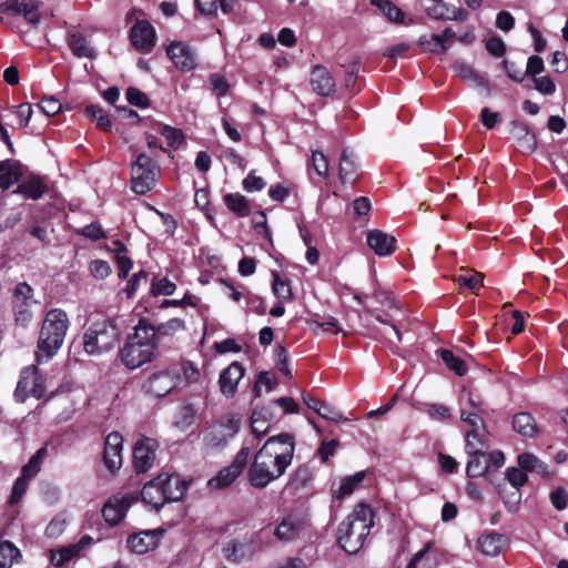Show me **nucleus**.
<instances>
[{
	"label": "nucleus",
	"mask_w": 568,
	"mask_h": 568,
	"mask_svg": "<svg viewBox=\"0 0 568 568\" xmlns=\"http://www.w3.org/2000/svg\"><path fill=\"white\" fill-rule=\"evenodd\" d=\"M159 344L154 342L152 324L148 318H140L134 332L129 334L119 351L121 363L129 369H135L155 358Z\"/></svg>",
	"instance_id": "obj_1"
},
{
	"label": "nucleus",
	"mask_w": 568,
	"mask_h": 568,
	"mask_svg": "<svg viewBox=\"0 0 568 568\" xmlns=\"http://www.w3.org/2000/svg\"><path fill=\"white\" fill-rule=\"evenodd\" d=\"M374 526V511L369 505L361 503L339 524L337 542L347 554L358 552Z\"/></svg>",
	"instance_id": "obj_2"
},
{
	"label": "nucleus",
	"mask_w": 568,
	"mask_h": 568,
	"mask_svg": "<svg viewBox=\"0 0 568 568\" xmlns=\"http://www.w3.org/2000/svg\"><path fill=\"white\" fill-rule=\"evenodd\" d=\"M69 317L61 308L49 310L42 321L37 343V361L52 358L61 348L69 329Z\"/></svg>",
	"instance_id": "obj_3"
},
{
	"label": "nucleus",
	"mask_w": 568,
	"mask_h": 568,
	"mask_svg": "<svg viewBox=\"0 0 568 568\" xmlns=\"http://www.w3.org/2000/svg\"><path fill=\"white\" fill-rule=\"evenodd\" d=\"M187 487L189 483L179 475L160 474L144 484L141 497L146 505L158 511L166 503L183 499Z\"/></svg>",
	"instance_id": "obj_4"
},
{
	"label": "nucleus",
	"mask_w": 568,
	"mask_h": 568,
	"mask_svg": "<svg viewBox=\"0 0 568 568\" xmlns=\"http://www.w3.org/2000/svg\"><path fill=\"white\" fill-rule=\"evenodd\" d=\"M274 439H266L264 445L257 450L254 456L253 463L251 464L247 478L254 488H265L270 483L283 476L287 467L292 464L291 452L278 453L273 460V467L265 464L264 458L267 457V448L271 447Z\"/></svg>",
	"instance_id": "obj_5"
},
{
	"label": "nucleus",
	"mask_w": 568,
	"mask_h": 568,
	"mask_svg": "<svg viewBox=\"0 0 568 568\" xmlns=\"http://www.w3.org/2000/svg\"><path fill=\"white\" fill-rule=\"evenodd\" d=\"M121 331L115 320L101 316L92 321L83 334V349L88 355L98 356L115 347Z\"/></svg>",
	"instance_id": "obj_6"
},
{
	"label": "nucleus",
	"mask_w": 568,
	"mask_h": 568,
	"mask_svg": "<svg viewBox=\"0 0 568 568\" xmlns=\"http://www.w3.org/2000/svg\"><path fill=\"white\" fill-rule=\"evenodd\" d=\"M160 174V166L152 156L140 153L131 164V190L139 195L152 191Z\"/></svg>",
	"instance_id": "obj_7"
},
{
	"label": "nucleus",
	"mask_w": 568,
	"mask_h": 568,
	"mask_svg": "<svg viewBox=\"0 0 568 568\" xmlns=\"http://www.w3.org/2000/svg\"><path fill=\"white\" fill-rule=\"evenodd\" d=\"M34 291L27 282H20L16 285L11 297V310L14 324L27 328L33 320L32 305Z\"/></svg>",
	"instance_id": "obj_8"
},
{
	"label": "nucleus",
	"mask_w": 568,
	"mask_h": 568,
	"mask_svg": "<svg viewBox=\"0 0 568 568\" xmlns=\"http://www.w3.org/2000/svg\"><path fill=\"white\" fill-rule=\"evenodd\" d=\"M45 394V379L36 365L22 368L14 390V397L23 403L28 397L42 398Z\"/></svg>",
	"instance_id": "obj_9"
},
{
	"label": "nucleus",
	"mask_w": 568,
	"mask_h": 568,
	"mask_svg": "<svg viewBox=\"0 0 568 568\" xmlns=\"http://www.w3.org/2000/svg\"><path fill=\"white\" fill-rule=\"evenodd\" d=\"M248 456L250 448L243 446L229 466L223 467L214 477L209 479L207 487L211 490H216L231 486L245 469Z\"/></svg>",
	"instance_id": "obj_10"
},
{
	"label": "nucleus",
	"mask_w": 568,
	"mask_h": 568,
	"mask_svg": "<svg viewBox=\"0 0 568 568\" xmlns=\"http://www.w3.org/2000/svg\"><path fill=\"white\" fill-rule=\"evenodd\" d=\"M265 530L264 528L253 535L244 536L241 539L235 538L225 544L222 552L226 560L233 564H240L252 558L257 551V539L262 537Z\"/></svg>",
	"instance_id": "obj_11"
},
{
	"label": "nucleus",
	"mask_w": 568,
	"mask_h": 568,
	"mask_svg": "<svg viewBox=\"0 0 568 568\" xmlns=\"http://www.w3.org/2000/svg\"><path fill=\"white\" fill-rule=\"evenodd\" d=\"M175 371H171L170 366L151 374L142 384V389L145 394L164 397L173 389L179 387V378Z\"/></svg>",
	"instance_id": "obj_12"
},
{
	"label": "nucleus",
	"mask_w": 568,
	"mask_h": 568,
	"mask_svg": "<svg viewBox=\"0 0 568 568\" xmlns=\"http://www.w3.org/2000/svg\"><path fill=\"white\" fill-rule=\"evenodd\" d=\"M156 448V440L150 437H142L135 443L133 447L132 463L133 468L138 474H144L152 467L155 459Z\"/></svg>",
	"instance_id": "obj_13"
},
{
	"label": "nucleus",
	"mask_w": 568,
	"mask_h": 568,
	"mask_svg": "<svg viewBox=\"0 0 568 568\" xmlns=\"http://www.w3.org/2000/svg\"><path fill=\"white\" fill-rule=\"evenodd\" d=\"M39 6V0H6L0 4V10L13 16H23L26 21L36 28L41 21Z\"/></svg>",
	"instance_id": "obj_14"
},
{
	"label": "nucleus",
	"mask_w": 568,
	"mask_h": 568,
	"mask_svg": "<svg viewBox=\"0 0 568 568\" xmlns=\"http://www.w3.org/2000/svg\"><path fill=\"white\" fill-rule=\"evenodd\" d=\"M165 532L164 528L142 530L131 534L128 537L126 544L132 552L144 555L158 547Z\"/></svg>",
	"instance_id": "obj_15"
},
{
	"label": "nucleus",
	"mask_w": 568,
	"mask_h": 568,
	"mask_svg": "<svg viewBox=\"0 0 568 568\" xmlns=\"http://www.w3.org/2000/svg\"><path fill=\"white\" fill-rule=\"evenodd\" d=\"M166 54L176 69L183 72L192 71L197 65L195 50L187 43L174 41L166 48Z\"/></svg>",
	"instance_id": "obj_16"
},
{
	"label": "nucleus",
	"mask_w": 568,
	"mask_h": 568,
	"mask_svg": "<svg viewBox=\"0 0 568 568\" xmlns=\"http://www.w3.org/2000/svg\"><path fill=\"white\" fill-rule=\"evenodd\" d=\"M123 437L119 432H111L106 435L103 449V464L105 468L114 474L123 463L122 458Z\"/></svg>",
	"instance_id": "obj_17"
},
{
	"label": "nucleus",
	"mask_w": 568,
	"mask_h": 568,
	"mask_svg": "<svg viewBox=\"0 0 568 568\" xmlns=\"http://www.w3.org/2000/svg\"><path fill=\"white\" fill-rule=\"evenodd\" d=\"M509 133L521 153L531 154L537 150L536 134L525 121L513 120Z\"/></svg>",
	"instance_id": "obj_18"
},
{
	"label": "nucleus",
	"mask_w": 568,
	"mask_h": 568,
	"mask_svg": "<svg viewBox=\"0 0 568 568\" xmlns=\"http://www.w3.org/2000/svg\"><path fill=\"white\" fill-rule=\"evenodd\" d=\"M135 497L132 495H124L121 498H110L102 507V517L110 526H116L125 517V514Z\"/></svg>",
	"instance_id": "obj_19"
},
{
	"label": "nucleus",
	"mask_w": 568,
	"mask_h": 568,
	"mask_svg": "<svg viewBox=\"0 0 568 568\" xmlns=\"http://www.w3.org/2000/svg\"><path fill=\"white\" fill-rule=\"evenodd\" d=\"M130 40L135 49L149 52L155 45V30L146 20L136 21L130 29Z\"/></svg>",
	"instance_id": "obj_20"
},
{
	"label": "nucleus",
	"mask_w": 568,
	"mask_h": 568,
	"mask_svg": "<svg viewBox=\"0 0 568 568\" xmlns=\"http://www.w3.org/2000/svg\"><path fill=\"white\" fill-rule=\"evenodd\" d=\"M245 368L240 362L231 363L226 368H224L219 377V386L221 393L226 398H232L237 392V385L240 381L244 377Z\"/></svg>",
	"instance_id": "obj_21"
},
{
	"label": "nucleus",
	"mask_w": 568,
	"mask_h": 568,
	"mask_svg": "<svg viewBox=\"0 0 568 568\" xmlns=\"http://www.w3.org/2000/svg\"><path fill=\"white\" fill-rule=\"evenodd\" d=\"M49 192V185L47 178L39 174H31L22 180L17 189L13 191L14 194H21L26 200H40Z\"/></svg>",
	"instance_id": "obj_22"
},
{
	"label": "nucleus",
	"mask_w": 568,
	"mask_h": 568,
	"mask_svg": "<svg viewBox=\"0 0 568 568\" xmlns=\"http://www.w3.org/2000/svg\"><path fill=\"white\" fill-rule=\"evenodd\" d=\"M313 479V469L307 464H302L291 474L285 489L293 495L307 494L312 489Z\"/></svg>",
	"instance_id": "obj_23"
},
{
	"label": "nucleus",
	"mask_w": 568,
	"mask_h": 568,
	"mask_svg": "<svg viewBox=\"0 0 568 568\" xmlns=\"http://www.w3.org/2000/svg\"><path fill=\"white\" fill-rule=\"evenodd\" d=\"M310 82L313 91L321 97H331L335 93V80L327 68L322 64L313 67Z\"/></svg>",
	"instance_id": "obj_24"
},
{
	"label": "nucleus",
	"mask_w": 568,
	"mask_h": 568,
	"mask_svg": "<svg viewBox=\"0 0 568 568\" xmlns=\"http://www.w3.org/2000/svg\"><path fill=\"white\" fill-rule=\"evenodd\" d=\"M366 242L378 256L392 255L397 248V240L381 230L369 231Z\"/></svg>",
	"instance_id": "obj_25"
},
{
	"label": "nucleus",
	"mask_w": 568,
	"mask_h": 568,
	"mask_svg": "<svg viewBox=\"0 0 568 568\" xmlns=\"http://www.w3.org/2000/svg\"><path fill=\"white\" fill-rule=\"evenodd\" d=\"M426 13L429 18L437 21H450V20H465L468 17V12L462 8L449 6L444 0L437 1L432 7L426 9Z\"/></svg>",
	"instance_id": "obj_26"
},
{
	"label": "nucleus",
	"mask_w": 568,
	"mask_h": 568,
	"mask_svg": "<svg viewBox=\"0 0 568 568\" xmlns=\"http://www.w3.org/2000/svg\"><path fill=\"white\" fill-rule=\"evenodd\" d=\"M302 530V523L293 515L285 516L274 528L273 536L280 541L295 539Z\"/></svg>",
	"instance_id": "obj_27"
},
{
	"label": "nucleus",
	"mask_w": 568,
	"mask_h": 568,
	"mask_svg": "<svg viewBox=\"0 0 568 568\" xmlns=\"http://www.w3.org/2000/svg\"><path fill=\"white\" fill-rule=\"evenodd\" d=\"M359 166L355 161V158L352 153H348V151L345 149L342 152L341 161H339V169H338V175L339 180L343 184L351 183L355 184L359 176Z\"/></svg>",
	"instance_id": "obj_28"
},
{
	"label": "nucleus",
	"mask_w": 568,
	"mask_h": 568,
	"mask_svg": "<svg viewBox=\"0 0 568 568\" xmlns=\"http://www.w3.org/2000/svg\"><path fill=\"white\" fill-rule=\"evenodd\" d=\"M67 43L73 55L77 58L92 59L95 55L94 49L90 47L85 36L75 30H69L67 33Z\"/></svg>",
	"instance_id": "obj_29"
},
{
	"label": "nucleus",
	"mask_w": 568,
	"mask_h": 568,
	"mask_svg": "<svg viewBox=\"0 0 568 568\" xmlns=\"http://www.w3.org/2000/svg\"><path fill=\"white\" fill-rule=\"evenodd\" d=\"M22 176L20 163L14 160L0 161V190L4 191L17 183Z\"/></svg>",
	"instance_id": "obj_30"
},
{
	"label": "nucleus",
	"mask_w": 568,
	"mask_h": 568,
	"mask_svg": "<svg viewBox=\"0 0 568 568\" xmlns=\"http://www.w3.org/2000/svg\"><path fill=\"white\" fill-rule=\"evenodd\" d=\"M454 69L463 80L468 81L476 88H480L489 92V81L479 74L470 64L464 61H456Z\"/></svg>",
	"instance_id": "obj_31"
},
{
	"label": "nucleus",
	"mask_w": 568,
	"mask_h": 568,
	"mask_svg": "<svg viewBox=\"0 0 568 568\" xmlns=\"http://www.w3.org/2000/svg\"><path fill=\"white\" fill-rule=\"evenodd\" d=\"M489 432L484 429H468L465 434V452H481L489 448Z\"/></svg>",
	"instance_id": "obj_32"
},
{
	"label": "nucleus",
	"mask_w": 568,
	"mask_h": 568,
	"mask_svg": "<svg viewBox=\"0 0 568 568\" xmlns=\"http://www.w3.org/2000/svg\"><path fill=\"white\" fill-rule=\"evenodd\" d=\"M468 455V462L466 465V474L470 478H477L485 476L489 470V465L486 459V452H466Z\"/></svg>",
	"instance_id": "obj_33"
},
{
	"label": "nucleus",
	"mask_w": 568,
	"mask_h": 568,
	"mask_svg": "<svg viewBox=\"0 0 568 568\" xmlns=\"http://www.w3.org/2000/svg\"><path fill=\"white\" fill-rule=\"evenodd\" d=\"M170 368L171 371H175L174 373L179 378V386L181 385L182 381H184L186 384H194L199 382L201 376L197 366L189 359H182L180 363L171 365Z\"/></svg>",
	"instance_id": "obj_34"
},
{
	"label": "nucleus",
	"mask_w": 568,
	"mask_h": 568,
	"mask_svg": "<svg viewBox=\"0 0 568 568\" xmlns=\"http://www.w3.org/2000/svg\"><path fill=\"white\" fill-rule=\"evenodd\" d=\"M505 544L504 535L498 532H489L478 538V549L487 556H497L501 551Z\"/></svg>",
	"instance_id": "obj_35"
},
{
	"label": "nucleus",
	"mask_w": 568,
	"mask_h": 568,
	"mask_svg": "<svg viewBox=\"0 0 568 568\" xmlns=\"http://www.w3.org/2000/svg\"><path fill=\"white\" fill-rule=\"evenodd\" d=\"M223 201L227 210L239 217H246L251 213L250 201L239 192L225 194Z\"/></svg>",
	"instance_id": "obj_36"
},
{
	"label": "nucleus",
	"mask_w": 568,
	"mask_h": 568,
	"mask_svg": "<svg viewBox=\"0 0 568 568\" xmlns=\"http://www.w3.org/2000/svg\"><path fill=\"white\" fill-rule=\"evenodd\" d=\"M371 4L382 11L386 19L396 24L405 22V12L389 0H371Z\"/></svg>",
	"instance_id": "obj_37"
},
{
	"label": "nucleus",
	"mask_w": 568,
	"mask_h": 568,
	"mask_svg": "<svg viewBox=\"0 0 568 568\" xmlns=\"http://www.w3.org/2000/svg\"><path fill=\"white\" fill-rule=\"evenodd\" d=\"M513 428L523 436L532 437L537 433L535 418L529 413H518L513 418Z\"/></svg>",
	"instance_id": "obj_38"
},
{
	"label": "nucleus",
	"mask_w": 568,
	"mask_h": 568,
	"mask_svg": "<svg viewBox=\"0 0 568 568\" xmlns=\"http://www.w3.org/2000/svg\"><path fill=\"white\" fill-rule=\"evenodd\" d=\"M366 478V471L361 470L354 475L342 478L338 489L334 493L337 499H344L346 496L354 493V490L363 483Z\"/></svg>",
	"instance_id": "obj_39"
},
{
	"label": "nucleus",
	"mask_w": 568,
	"mask_h": 568,
	"mask_svg": "<svg viewBox=\"0 0 568 568\" xmlns=\"http://www.w3.org/2000/svg\"><path fill=\"white\" fill-rule=\"evenodd\" d=\"M272 291L282 302H287L293 298L291 281L286 277H282L276 271L272 272Z\"/></svg>",
	"instance_id": "obj_40"
},
{
	"label": "nucleus",
	"mask_w": 568,
	"mask_h": 568,
	"mask_svg": "<svg viewBox=\"0 0 568 568\" xmlns=\"http://www.w3.org/2000/svg\"><path fill=\"white\" fill-rule=\"evenodd\" d=\"M267 439H274L273 444L270 447L273 456H276V452L285 453L291 452L292 458L295 453V436L291 433H280L277 435L271 436Z\"/></svg>",
	"instance_id": "obj_41"
},
{
	"label": "nucleus",
	"mask_w": 568,
	"mask_h": 568,
	"mask_svg": "<svg viewBox=\"0 0 568 568\" xmlns=\"http://www.w3.org/2000/svg\"><path fill=\"white\" fill-rule=\"evenodd\" d=\"M82 549L80 545H69L65 547H61L55 550H51L50 561L55 567H62L71 559L77 557Z\"/></svg>",
	"instance_id": "obj_42"
},
{
	"label": "nucleus",
	"mask_w": 568,
	"mask_h": 568,
	"mask_svg": "<svg viewBox=\"0 0 568 568\" xmlns=\"http://www.w3.org/2000/svg\"><path fill=\"white\" fill-rule=\"evenodd\" d=\"M185 328V322L182 318L173 317L169 321L159 324L158 326L152 325L154 332V342L159 344L160 336H173L176 332Z\"/></svg>",
	"instance_id": "obj_43"
},
{
	"label": "nucleus",
	"mask_w": 568,
	"mask_h": 568,
	"mask_svg": "<svg viewBox=\"0 0 568 568\" xmlns=\"http://www.w3.org/2000/svg\"><path fill=\"white\" fill-rule=\"evenodd\" d=\"M21 558V552L11 541H0V568H11Z\"/></svg>",
	"instance_id": "obj_44"
},
{
	"label": "nucleus",
	"mask_w": 568,
	"mask_h": 568,
	"mask_svg": "<svg viewBox=\"0 0 568 568\" xmlns=\"http://www.w3.org/2000/svg\"><path fill=\"white\" fill-rule=\"evenodd\" d=\"M47 456L48 447L44 445L30 457L29 462L22 467L21 474L32 479L41 470V465Z\"/></svg>",
	"instance_id": "obj_45"
},
{
	"label": "nucleus",
	"mask_w": 568,
	"mask_h": 568,
	"mask_svg": "<svg viewBox=\"0 0 568 568\" xmlns=\"http://www.w3.org/2000/svg\"><path fill=\"white\" fill-rule=\"evenodd\" d=\"M440 359L446 365V367L453 371L458 376L466 375L468 367L465 361L458 356H456L449 349H440Z\"/></svg>",
	"instance_id": "obj_46"
},
{
	"label": "nucleus",
	"mask_w": 568,
	"mask_h": 568,
	"mask_svg": "<svg viewBox=\"0 0 568 568\" xmlns=\"http://www.w3.org/2000/svg\"><path fill=\"white\" fill-rule=\"evenodd\" d=\"M176 290V284L170 281L168 277H160L154 275L151 280L150 293L156 297L159 295L170 296Z\"/></svg>",
	"instance_id": "obj_47"
},
{
	"label": "nucleus",
	"mask_w": 568,
	"mask_h": 568,
	"mask_svg": "<svg viewBox=\"0 0 568 568\" xmlns=\"http://www.w3.org/2000/svg\"><path fill=\"white\" fill-rule=\"evenodd\" d=\"M231 438L222 429H211L204 434L203 445L209 449L224 448Z\"/></svg>",
	"instance_id": "obj_48"
},
{
	"label": "nucleus",
	"mask_w": 568,
	"mask_h": 568,
	"mask_svg": "<svg viewBox=\"0 0 568 568\" xmlns=\"http://www.w3.org/2000/svg\"><path fill=\"white\" fill-rule=\"evenodd\" d=\"M159 132L165 138L168 145L174 150L179 149L184 141V134L181 129L161 124Z\"/></svg>",
	"instance_id": "obj_49"
},
{
	"label": "nucleus",
	"mask_w": 568,
	"mask_h": 568,
	"mask_svg": "<svg viewBox=\"0 0 568 568\" xmlns=\"http://www.w3.org/2000/svg\"><path fill=\"white\" fill-rule=\"evenodd\" d=\"M499 495L508 510L515 509L520 504L521 493L518 488L510 486L507 488L505 484L504 486H499Z\"/></svg>",
	"instance_id": "obj_50"
},
{
	"label": "nucleus",
	"mask_w": 568,
	"mask_h": 568,
	"mask_svg": "<svg viewBox=\"0 0 568 568\" xmlns=\"http://www.w3.org/2000/svg\"><path fill=\"white\" fill-rule=\"evenodd\" d=\"M270 425L263 417L261 410L254 409L251 415V430L257 439L265 436L268 432Z\"/></svg>",
	"instance_id": "obj_51"
},
{
	"label": "nucleus",
	"mask_w": 568,
	"mask_h": 568,
	"mask_svg": "<svg viewBox=\"0 0 568 568\" xmlns=\"http://www.w3.org/2000/svg\"><path fill=\"white\" fill-rule=\"evenodd\" d=\"M195 412L191 405H184L182 406L174 419V426L179 429H186L189 426H191L194 422Z\"/></svg>",
	"instance_id": "obj_52"
},
{
	"label": "nucleus",
	"mask_w": 568,
	"mask_h": 568,
	"mask_svg": "<svg viewBox=\"0 0 568 568\" xmlns=\"http://www.w3.org/2000/svg\"><path fill=\"white\" fill-rule=\"evenodd\" d=\"M30 480L31 478L24 477V475L20 474V476L13 483L12 491L9 498L10 505H16L20 503V500L22 499L23 495L28 489Z\"/></svg>",
	"instance_id": "obj_53"
},
{
	"label": "nucleus",
	"mask_w": 568,
	"mask_h": 568,
	"mask_svg": "<svg viewBox=\"0 0 568 568\" xmlns=\"http://www.w3.org/2000/svg\"><path fill=\"white\" fill-rule=\"evenodd\" d=\"M277 379L270 372H261L257 375L255 385L253 387L254 397L261 396V386L264 385L267 392L273 390L277 386Z\"/></svg>",
	"instance_id": "obj_54"
},
{
	"label": "nucleus",
	"mask_w": 568,
	"mask_h": 568,
	"mask_svg": "<svg viewBox=\"0 0 568 568\" xmlns=\"http://www.w3.org/2000/svg\"><path fill=\"white\" fill-rule=\"evenodd\" d=\"M125 97L131 105L145 109L150 105L149 97L138 88L130 87L125 91Z\"/></svg>",
	"instance_id": "obj_55"
},
{
	"label": "nucleus",
	"mask_w": 568,
	"mask_h": 568,
	"mask_svg": "<svg viewBox=\"0 0 568 568\" xmlns=\"http://www.w3.org/2000/svg\"><path fill=\"white\" fill-rule=\"evenodd\" d=\"M483 278H484V276L481 273L468 271L465 274L458 275L456 281L459 284V286H462V287H466L469 290H476L483 285Z\"/></svg>",
	"instance_id": "obj_56"
},
{
	"label": "nucleus",
	"mask_w": 568,
	"mask_h": 568,
	"mask_svg": "<svg viewBox=\"0 0 568 568\" xmlns=\"http://www.w3.org/2000/svg\"><path fill=\"white\" fill-rule=\"evenodd\" d=\"M209 82L217 98L225 97L229 93L230 84L224 75L212 73L209 77Z\"/></svg>",
	"instance_id": "obj_57"
},
{
	"label": "nucleus",
	"mask_w": 568,
	"mask_h": 568,
	"mask_svg": "<svg viewBox=\"0 0 568 568\" xmlns=\"http://www.w3.org/2000/svg\"><path fill=\"white\" fill-rule=\"evenodd\" d=\"M359 64V58H356L346 68L345 87L349 91H359V89H356Z\"/></svg>",
	"instance_id": "obj_58"
},
{
	"label": "nucleus",
	"mask_w": 568,
	"mask_h": 568,
	"mask_svg": "<svg viewBox=\"0 0 568 568\" xmlns=\"http://www.w3.org/2000/svg\"><path fill=\"white\" fill-rule=\"evenodd\" d=\"M312 165L316 174L321 178L328 176V159L321 151H313L312 153Z\"/></svg>",
	"instance_id": "obj_59"
},
{
	"label": "nucleus",
	"mask_w": 568,
	"mask_h": 568,
	"mask_svg": "<svg viewBox=\"0 0 568 568\" xmlns=\"http://www.w3.org/2000/svg\"><path fill=\"white\" fill-rule=\"evenodd\" d=\"M265 185L266 182L264 179L257 176L254 170H252L242 181L243 189L248 193L260 192L265 187Z\"/></svg>",
	"instance_id": "obj_60"
},
{
	"label": "nucleus",
	"mask_w": 568,
	"mask_h": 568,
	"mask_svg": "<svg viewBox=\"0 0 568 568\" xmlns=\"http://www.w3.org/2000/svg\"><path fill=\"white\" fill-rule=\"evenodd\" d=\"M505 480L508 481L510 487L520 489V487L527 483L528 476L520 468L510 467L506 471Z\"/></svg>",
	"instance_id": "obj_61"
},
{
	"label": "nucleus",
	"mask_w": 568,
	"mask_h": 568,
	"mask_svg": "<svg viewBox=\"0 0 568 568\" xmlns=\"http://www.w3.org/2000/svg\"><path fill=\"white\" fill-rule=\"evenodd\" d=\"M199 303V297L195 295H192L190 293H186L181 300H164L160 304V308H168V307H185V306H192L195 307Z\"/></svg>",
	"instance_id": "obj_62"
},
{
	"label": "nucleus",
	"mask_w": 568,
	"mask_h": 568,
	"mask_svg": "<svg viewBox=\"0 0 568 568\" xmlns=\"http://www.w3.org/2000/svg\"><path fill=\"white\" fill-rule=\"evenodd\" d=\"M483 412H468L466 409L460 410V419L469 425V429H484L486 424L481 417Z\"/></svg>",
	"instance_id": "obj_63"
},
{
	"label": "nucleus",
	"mask_w": 568,
	"mask_h": 568,
	"mask_svg": "<svg viewBox=\"0 0 568 568\" xmlns=\"http://www.w3.org/2000/svg\"><path fill=\"white\" fill-rule=\"evenodd\" d=\"M148 277L149 274L144 270L134 273L132 277L128 281L126 287L124 290L126 297L131 298L135 294L140 283L143 282L145 284L148 282Z\"/></svg>",
	"instance_id": "obj_64"
}]
</instances>
